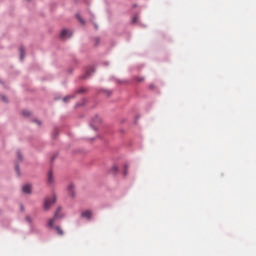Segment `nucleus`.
Returning <instances> with one entry per match:
<instances>
[{"label":"nucleus","mask_w":256,"mask_h":256,"mask_svg":"<svg viewBox=\"0 0 256 256\" xmlns=\"http://www.w3.org/2000/svg\"><path fill=\"white\" fill-rule=\"evenodd\" d=\"M61 210L62 208H58L54 213V217L48 220V227L55 230L59 235H63L64 232L59 226H54V223L56 222V219L63 217V214L60 213Z\"/></svg>","instance_id":"1"},{"label":"nucleus","mask_w":256,"mask_h":256,"mask_svg":"<svg viewBox=\"0 0 256 256\" xmlns=\"http://www.w3.org/2000/svg\"><path fill=\"white\" fill-rule=\"evenodd\" d=\"M56 200H57V197L55 195L50 198H46V200L44 202V209L49 210L51 208V206L54 205Z\"/></svg>","instance_id":"2"},{"label":"nucleus","mask_w":256,"mask_h":256,"mask_svg":"<svg viewBox=\"0 0 256 256\" xmlns=\"http://www.w3.org/2000/svg\"><path fill=\"white\" fill-rule=\"evenodd\" d=\"M72 35H73V33L71 32V30L63 29L62 33H61V38L68 39V38L72 37Z\"/></svg>","instance_id":"3"},{"label":"nucleus","mask_w":256,"mask_h":256,"mask_svg":"<svg viewBox=\"0 0 256 256\" xmlns=\"http://www.w3.org/2000/svg\"><path fill=\"white\" fill-rule=\"evenodd\" d=\"M81 216L83 218L91 219L93 216V212L91 210H85V211H82Z\"/></svg>","instance_id":"4"},{"label":"nucleus","mask_w":256,"mask_h":256,"mask_svg":"<svg viewBox=\"0 0 256 256\" xmlns=\"http://www.w3.org/2000/svg\"><path fill=\"white\" fill-rule=\"evenodd\" d=\"M55 180H54V177H53V173H52V170H50L48 172V184L49 185H52L54 184Z\"/></svg>","instance_id":"5"},{"label":"nucleus","mask_w":256,"mask_h":256,"mask_svg":"<svg viewBox=\"0 0 256 256\" xmlns=\"http://www.w3.org/2000/svg\"><path fill=\"white\" fill-rule=\"evenodd\" d=\"M22 191L26 194L31 193V185H25L22 187Z\"/></svg>","instance_id":"6"},{"label":"nucleus","mask_w":256,"mask_h":256,"mask_svg":"<svg viewBox=\"0 0 256 256\" xmlns=\"http://www.w3.org/2000/svg\"><path fill=\"white\" fill-rule=\"evenodd\" d=\"M68 193L72 196L74 195V185L73 184L68 185Z\"/></svg>","instance_id":"7"},{"label":"nucleus","mask_w":256,"mask_h":256,"mask_svg":"<svg viewBox=\"0 0 256 256\" xmlns=\"http://www.w3.org/2000/svg\"><path fill=\"white\" fill-rule=\"evenodd\" d=\"M118 171H119V168L117 165L112 166L111 173L116 174V173H118Z\"/></svg>","instance_id":"8"},{"label":"nucleus","mask_w":256,"mask_h":256,"mask_svg":"<svg viewBox=\"0 0 256 256\" xmlns=\"http://www.w3.org/2000/svg\"><path fill=\"white\" fill-rule=\"evenodd\" d=\"M24 49L23 47L20 48V60L23 61V58H24Z\"/></svg>","instance_id":"9"},{"label":"nucleus","mask_w":256,"mask_h":256,"mask_svg":"<svg viewBox=\"0 0 256 256\" xmlns=\"http://www.w3.org/2000/svg\"><path fill=\"white\" fill-rule=\"evenodd\" d=\"M129 172V166L128 165H124V176H127Z\"/></svg>","instance_id":"10"},{"label":"nucleus","mask_w":256,"mask_h":256,"mask_svg":"<svg viewBox=\"0 0 256 256\" xmlns=\"http://www.w3.org/2000/svg\"><path fill=\"white\" fill-rule=\"evenodd\" d=\"M22 114L25 116V117H29V115H31V112L29 110H23Z\"/></svg>","instance_id":"11"},{"label":"nucleus","mask_w":256,"mask_h":256,"mask_svg":"<svg viewBox=\"0 0 256 256\" xmlns=\"http://www.w3.org/2000/svg\"><path fill=\"white\" fill-rule=\"evenodd\" d=\"M17 156H18V160H20V161L23 160L22 154L20 152L17 153Z\"/></svg>","instance_id":"12"},{"label":"nucleus","mask_w":256,"mask_h":256,"mask_svg":"<svg viewBox=\"0 0 256 256\" xmlns=\"http://www.w3.org/2000/svg\"><path fill=\"white\" fill-rule=\"evenodd\" d=\"M137 21H138V17H137V16H135V17L132 18V22H133V23H137Z\"/></svg>","instance_id":"13"},{"label":"nucleus","mask_w":256,"mask_h":256,"mask_svg":"<svg viewBox=\"0 0 256 256\" xmlns=\"http://www.w3.org/2000/svg\"><path fill=\"white\" fill-rule=\"evenodd\" d=\"M96 122L100 123L101 122V118L100 117H96V121L94 120L93 123L95 124Z\"/></svg>","instance_id":"14"},{"label":"nucleus","mask_w":256,"mask_h":256,"mask_svg":"<svg viewBox=\"0 0 256 256\" xmlns=\"http://www.w3.org/2000/svg\"><path fill=\"white\" fill-rule=\"evenodd\" d=\"M26 221L29 222V223H31V222H32L31 217L27 216V217H26Z\"/></svg>","instance_id":"15"},{"label":"nucleus","mask_w":256,"mask_h":256,"mask_svg":"<svg viewBox=\"0 0 256 256\" xmlns=\"http://www.w3.org/2000/svg\"><path fill=\"white\" fill-rule=\"evenodd\" d=\"M1 99H2L3 102H7L8 101L5 96H2Z\"/></svg>","instance_id":"16"},{"label":"nucleus","mask_w":256,"mask_h":256,"mask_svg":"<svg viewBox=\"0 0 256 256\" xmlns=\"http://www.w3.org/2000/svg\"><path fill=\"white\" fill-rule=\"evenodd\" d=\"M70 98H72V97H71V96L65 97V98L63 99V101H64V102H67V100L70 99Z\"/></svg>","instance_id":"17"},{"label":"nucleus","mask_w":256,"mask_h":256,"mask_svg":"<svg viewBox=\"0 0 256 256\" xmlns=\"http://www.w3.org/2000/svg\"><path fill=\"white\" fill-rule=\"evenodd\" d=\"M78 20L81 22V23H84V21L80 18V16H77Z\"/></svg>","instance_id":"18"},{"label":"nucleus","mask_w":256,"mask_h":256,"mask_svg":"<svg viewBox=\"0 0 256 256\" xmlns=\"http://www.w3.org/2000/svg\"><path fill=\"white\" fill-rule=\"evenodd\" d=\"M15 168H16V171L19 173V168H18V165H16V167H15Z\"/></svg>","instance_id":"19"},{"label":"nucleus","mask_w":256,"mask_h":256,"mask_svg":"<svg viewBox=\"0 0 256 256\" xmlns=\"http://www.w3.org/2000/svg\"><path fill=\"white\" fill-rule=\"evenodd\" d=\"M143 80H144V78H139V80H138V81H139V82H142Z\"/></svg>","instance_id":"20"},{"label":"nucleus","mask_w":256,"mask_h":256,"mask_svg":"<svg viewBox=\"0 0 256 256\" xmlns=\"http://www.w3.org/2000/svg\"><path fill=\"white\" fill-rule=\"evenodd\" d=\"M36 123H37V125H39V126L41 125V122H40V121H36Z\"/></svg>","instance_id":"21"},{"label":"nucleus","mask_w":256,"mask_h":256,"mask_svg":"<svg viewBox=\"0 0 256 256\" xmlns=\"http://www.w3.org/2000/svg\"><path fill=\"white\" fill-rule=\"evenodd\" d=\"M150 88H153V85H150Z\"/></svg>","instance_id":"22"}]
</instances>
